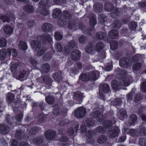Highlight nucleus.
<instances>
[{"label":"nucleus","mask_w":146,"mask_h":146,"mask_svg":"<svg viewBox=\"0 0 146 146\" xmlns=\"http://www.w3.org/2000/svg\"><path fill=\"white\" fill-rule=\"evenodd\" d=\"M3 30L5 33L7 34H12L13 31L12 28L8 25L4 26L3 27Z\"/></svg>","instance_id":"20"},{"label":"nucleus","mask_w":146,"mask_h":146,"mask_svg":"<svg viewBox=\"0 0 146 146\" xmlns=\"http://www.w3.org/2000/svg\"><path fill=\"white\" fill-rule=\"evenodd\" d=\"M5 50L3 48L0 50V58H2V59H5L6 60H9L11 54L14 57L17 56V51L15 49L8 48L6 52L5 53Z\"/></svg>","instance_id":"1"},{"label":"nucleus","mask_w":146,"mask_h":146,"mask_svg":"<svg viewBox=\"0 0 146 146\" xmlns=\"http://www.w3.org/2000/svg\"><path fill=\"white\" fill-rule=\"evenodd\" d=\"M38 131V129L36 127L31 129L29 132L30 134L34 135Z\"/></svg>","instance_id":"48"},{"label":"nucleus","mask_w":146,"mask_h":146,"mask_svg":"<svg viewBox=\"0 0 146 146\" xmlns=\"http://www.w3.org/2000/svg\"><path fill=\"white\" fill-rule=\"evenodd\" d=\"M15 98L14 95L10 93H8L6 95V99L7 102L13 101Z\"/></svg>","instance_id":"24"},{"label":"nucleus","mask_w":146,"mask_h":146,"mask_svg":"<svg viewBox=\"0 0 146 146\" xmlns=\"http://www.w3.org/2000/svg\"><path fill=\"white\" fill-rule=\"evenodd\" d=\"M38 39L41 42L44 41L48 42H50L52 40V38L48 34L45 33L44 36L38 38Z\"/></svg>","instance_id":"7"},{"label":"nucleus","mask_w":146,"mask_h":146,"mask_svg":"<svg viewBox=\"0 0 146 146\" xmlns=\"http://www.w3.org/2000/svg\"><path fill=\"white\" fill-rule=\"evenodd\" d=\"M28 76V74L26 71L24 70L23 72H20L19 77V78H22L25 77L26 78Z\"/></svg>","instance_id":"43"},{"label":"nucleus","mask_w":146,"mask_h":146,"mask_svg":"<svg viewBox=\"0 0 146 146\" xmlns=\"http://www.w3.org/2000/svg\"><path fill=\"white\" fill-rule=\"evenodd\" d=\"M9 17L7 15L2 16L0 19H2L3 22H9L11 20H14L15 18L14 15L13 14L11 13L9 15Z\"/></svg>","instance_id":"8"},{"label":"nucleus","mask_w":146,"mask_h":146,"mask_svg":"<svg viewBox=\"0 0 146 146\" xmlns=\"http://www.w3.org/2000/svg\"><path fill=\"white\" fill-rule=\"evenodd\" d=\"M119 83V85L116 81H113L111 82L112 87L114 88L117 89V86L119 85L127 86H128L130 84L129 78H126L125 79L124 78L121 79Z\"/></svg>","instance_id":"2"},{"label":"nucleus","mask_w":146,"mask_h":146,"mask_svg":"<svg viewBox=\"0 0 146 146\" xmlns=\"http://www.w3.org/2000/svg\"><path fill=\"white\" fill-rule=\"evenodd\" d=\"M69 44H70V46L72 48H74L76 45V43L74 41H72L70 42L69 45H70Z\"/></svg>","instance_id":"59"},{"label":"nucleus","mask_w":146,"mask_h":146,"mask_svg":"<svg viewBox=\"0 0 146 146\" xmlns=\"http://www.w3.org/2000/svg\"><path fill=\"white\" fill-rule=\"evenodd\" d=\"M23 9L25 11L29 13H32L35 11L33 6L31 5H27L23 7Z\"/></svg>","instance_id":"17"},{"label":"nucleus","mask_w":146,"mask_h":146,"mask_svg":"<svg viewBox=\"0 0 146 146\" xmlns=\"http://www.w3.org/2000/svg\"><path fill=\"white\" fill-rule=\"evenodd\" d=\"M110 90V88L109 86L107 84H105L100 85V90L99 94L100 97H103L102 96V92L107 93Z\"/></svg>","instance_id":"5"},{"label":"nucleus","mask_w":146,"mask_h":146,"mask_svg":"<svg viewBox=\"0 0 146 146\" xmlns=\"http://www.w3.org/2000/svg\"><path fill=\"white\" fill-rule=\"evenodd\" d=\"M55 48L56 50L58 52H60L62 50V47L60 44L59 43H58L56 44Z\"/></svg>","instance_id":"51"},{"label":"nucleus","mask_w":146,"mask_h":146,"mask_svg":"<svg viewBox=\"0 0 146 146\" xmlns=\"http://www.w3.org/2000/svg\"><path fill=\"white\" fill-rule=\"evenodd\" d=\"M50 66L49 65L47 64H44L42 67V69L43 72L47 73L50 70Z\"/></svg>","instance_id":"28"},{"label":"nucleus","mask_w":146,"mask_h":146,"mask_svg":"<svg viewBox=\"0 0 146 146\" xmlns=\"http://www.w3.org/2000/svg\"><path fill=\"white\" fill-rule=\"evenodd\" d=\"M85 40V36H82L80 38L79 42L80 43H82Z\"/></svg>","instance_id":"64"},{"label":"nucleus","mask_w":146,"mask_h":146,"mask_svg":"<svg viewBox=\"0 0 146 146\" xmlns=\"http://www.w3.org/2000/svg\"><path fill=\"white\" fill-rule=\"evenodd\" d=\"M44 6H40V13L44 16H46L49 14V11Z\"/></svg>","instance_id":"22"},{"label":"nucleus","mask_w":146,"mask_h":146,"mask_svg":"<svg viewBox=\"0 0 146 146\" xmlns=\"http://www.w3.org/2000/svg\"><path fill=\"white\" fill-rule=\"evenodd\" d=\"M18 144V143L15 139H13L11 143V146H17Z\"/></svg>","instance_id":"62"},{"label":"nucleus","mask_w":146,"mask_h":146,"mask_svg":"<svg viewBox=\"0 0 146 146\" xmlns=\"http://www.w3.org/2000/svg\"><path fill=\"white\" fill-rule=\"evenodd\" d=\"M7 44L6 40L3 38H1L0 39V47H3L5 46Z\"/></svg>","instance_id":"37"},{"label":"nucleus","mask_w":146,"mask_h":146,"mask_svg":"<svg viewBox=\"0 0 146 146\" xmlns=\"http://www.w3.org/2000/svg\"><path fill=\"white\" fill-rule=\"evenodd\" d=\"M139 143L142 146H146V138H143L141 139Z\"/></svg>","instance_id":"49"},{"label":"nucleus","mask_w":146,"mask_h":146,"mask_svg":"<svg viewBox=\"0 0 146 146\" xmlns=\"http://www.w3.org/2000/svg\"><path fill=\"white\" fill-rule=\"evenodd\" d=\"M98 73V72H96L94 71H91L88 74L89 80L95 81L96 80L97 78L96 77V74Z\"/></svg>","instance_id":"15"},{"label":"nucleus","mask_w":146,"mask_h":146,"mask_svg":"<svg viewBox=\"0 0 146 146\" xmlns=\"http://www.w3.org/2000/svg\"><path fill=\"white\" fill-rule=\"evenodd\" d=\"M135 130L134 129H130L129 130V134L131 136H134L135 134Z\"/></svg>","instance_id":"61"},{"label":"nucleus","mask_w":146,"mask_h":146,"mask_svg":"<svg viewBox=\"0 0 146 146\" xmlns=\"http://www.w3.org/2000/svg\"><path fill=\"white\" fill-rule=\"evenodd\" d=\"M104 46L102 42H99L96 44V49L98 52H99L100 50L103 48Z\"/></svg>","instance_id":"35"},{"label":"nucleus","mask_w":146,"mask_h":146,"mask_svg":"<svg viewBox=\"0 0 146 146\" xmlns=\"http://www.w3.org/2000/svg\"><path fill=\"white\" fill-rule=\"evenodd\" d=\"M31 45L33 49L36 51L40 46V44L36 40H33L31 42Z\"/></svg>","instance_id":"19"},{"label":"nucleus","mask_w":146,"mask_h":146,"mask_svg":"<svg viewBox=\"0 0 146 146\" xmlns=\"http://www.w3.org/2000/svg\"><path fill=\"white\" fill-rule=\"evenodd\" d=\"M112 7V5L111 2H110L108 3H106L105 5V9L108 12L111 11Z\"/></svg>","instance_id":"32"},{"label":"nucleus","mask_w":146,"mask_h":146,"mask_svg":"<svg viewBox=\"0 0 146 146\" xmlns=\"http://www.w3.org/2000/svg\"><path fill=\"white\" fill-rule=\"evenodd\" d=\"M96 131L98 132L104 133L105 132L106 129L105 128H104L101 127H98L96 129Z\"/></svg>","instance_id":"47"},{"label":"nucleus","mask_w":146,"mask_h":146,"mask_svg":"<svg viewBox=\"0 0 146 146\" xmlns=\"http://www.w3.org/2000/svg\"><path fill=\"white\" fill-rule=\"evenodd\" d=\"M140 57V55L139 54H136L132 58V60L134 61H137L139 59V57Z\"/></svg>","instance_id":"57"},{"label":"nucleus","mask_w":146,"mask_h":146,"mask_svg":"<svg viewBox=\"0 0 146 146\" xmlns=\"http://www.w3.org/2000/svg\"><path fill=\"white\" fill-rule=\"evenodd\" d=\"M108 35L110 38L114 39H116L118 37V33L117 31L113 30L109 32Z\"/></svg>","instance_id":"18"},{"label":"nucleus","mask_w":146,"mask_h":146,"mask_svg":"<svg viewBox=\"0 0 146 146\" xmlns=\"http://www.w3.org/2000/svg\"><path fill=\"white\" fill-rule=\"evenodd\" d=\"M18 47L20 49L23 50H25L27 48L26 43L23 41H21L19 42Z\"/></svg>","instance_id":"23"},{"label":"nucleus","mask_w":146,"mask_h":146,"mask_svg":"<svg viewBox=\"0 0 146 146\" xmlns=\"http://www.w3.org/2000/svg\"><path fill=\"white\" fill-rule=\"evenodd\" d=\"M141 66V64L140 63L135 64L133 65V70L135 71H138L139 70Z\"/></svg>","instance_id":"34"},{"label":"nucleus","mask_w":146,"mask_h":146,"mask_svg":"<svg viewBox=\"0 0 146 146\" xmlns=\"http://www.w3.org/2000/svg\"><path fill=\"white\" fill-rule=\"evenodd\" d=\"M23 117V115L22 113H20L17 115L16 117V120L17 122H19L21 121Z\"/></svg>","instance_id":"46"},{"label":"nucleus","mask_w":146,"mask_h":146,"mask_svg":"<svg viewBox=\"0 0 146 146\" xmlns=\"http://www.w3.org/2000/svg\"><path fill=\"white\" fill-rule=\"evenodd\" d=\"M40 5L41 6L48 7L54 5V3L52 0H48L44 1H41L39 3Z\"/></svg>","instance_id":"11"},{"label":"nucleus","mask_w":146,"mask_h":146,"mask_svg":"<svg viewBox=\"0 0 146 146\" xmlns=\"http://www.w3.org/2000/svg\"><path fill=\"white\" fill-rule=\"evenodd\" d=\"M119 63L120 65L122 67H127L131 65L130 63L127 62V59L125 58H123L119 61Z\"/></svg>","instance_id":"12"},{"label":"nucleus","mask_w":146,"mask_h":146,"mask_svg":"<svg viewBox=\"0 0 146 146\" xmlns=\"http://www.w3.org/2000/svg\"><path fill=\"white\" fill-rule=\"evenodd\" d=\"M141 89L143 92H146V80L142 84L141 86Z\"/></svg>","instance_id":"50"},{"label":"nucleus","mask_w":146,"mask_h":146,"mask_svg":"<svg viewBox=\"0 0 146 146\" xmlns=\"http://www.w3.org/2000/svg\"><path fill=\"white\" fill-rule=\"evenodd\" d=\"M19 65V63H17L12 65L11 66V71L13 72H15L16 70Z\"/></svg>","instance_id":"42"},{"label":"nucleus","mask_w":146,"mask_h":146,"mask_svg":"<svg viewBox=\"0 0 146 146\" xmlns=\"http://www.w3.org/2000/svg\"><path fill=\"white\" fill-rule=\"evenodd\" d=\"M86 109L83 107H80L76 110L75 116L78 118L84 117L86 113Z\"/></svg>","instance_id":"3"},{"label":"nucleus","mask_w":146,"mask_h":146,"mask_svg":"<svg viewBox=\"0 0 146 146\" xmlns=\"http://www.w3.org/2000/svg\"><path fill=\"white\" fill-rule=\"evenodd\" d=\"M81 131L82 132H84L87 130V128L86 126H83V125H81Z\"/></svg>","instance_id":"63"},{"label":"nucleus","mask_w":146,"mask_h":146,"mask_svg":"<svg viewBox=\"0 0 146 146\" xmlns=\"http://www.w3.org/2000/svg\"><path fill=\"white\" fill-rule=\"evenodd\" d=\"M45 50L42 48H39L37 52V55L39 56L42 55L44 52Z\"/></svg>","instance_id":"52"},{"label":"nucleus","mask_w":146,"mask_h":146,"mask_svg":"<svg viewBox=\"0 0 146 146\" xmlns=\"http://www.w3.org/2000/svg\"><path fill=\"white\" fill-rule=\"evenodd\" d=\"M23 133L21 131H19L17 132L15 134V137L18 139H21L23 137Z\"/></svg>","instance_id":"41"},{"label":"nucleus","mask_w":146,"mask_h":146,"mask_svg":"<svg viewBox=\"0 0 146 146\" xmlns=\"http://www.w3.org/2000/svg\"><path fill=\"white\" fill-rule=\"evenodd\" d=\"M96 20L94 18H91L90 19V25L92 27H93L95 25Z\"/></svg>","instance_id":"54"},{"label":"nucleus","mask_w":146,"mask_h":146,"mask_svg":"<svg viewBox=\"0 0 146 146\" xmlns=\"http://www.w3.org/2000/svg\"><path fill=\"white\" fill-rule=\"evenodd\" d=\"M45 100L46 102L49 104H52L54 100L52 96H48L46 97Z\"/></svg>","instance_id":"30"},{"label":"nucleus","mask_w":146,"mask_h":146,"mask_svg":"<svg viewBox=\"0 0 146 146\" xmlns=\"http://www.w3.org/2000/svg\"><path fill=\"white\" fill-rule=\"evenodd\" d=\"M71 57L74 60H78L80 57V54L79 51L75 50L72 52Z\"/></svg>","instance_id":"9"},{"label":"nucleus","mask_w":146,"mask_h":146,"mask_svg":"<svg viewBox=\"0 0 146 146\" xmlns=\"http://www.w3.org/2000/svg\"><path fill=\"white\" fill-rule=\"evenodd\" d=\"M43 137L35 138L33 139V143L36 144L41 143L43 142Z\"/></svg>","instance_id":"26"},{"label":"nucleus","mask_w":146,"mask_h":146,"mask_svg":"<svg viewBox=\"0 0 146 146\" xmlns=\"http://www.w3.org/2000/svg\"><path fill=\"white\" fill-rule=\"evenodd\" d=\"M112 131H109L108 133V135H109L110 137H113L117 136L119 132L120 131L118 127H111V129Z\"/></svg>","instance_id":"6"},{"label":"nucleus","mask_w":146,"mask_h":146,"mask_svg":"<svg viewBox=\"0 0 146 146\" xmlns=\"http://www.w3.org/2000/svg\"><path fill=\"white\" fill-rule=\"evenodd\" d=\"M62 15V11L59 9H54L53 11L52 16L55 19L60 18Z\"/></svg>","instance_id":"14"},{"label":"nucleus","mask_w":146,"mask_h":146,"mask_svg":"<svg viewBox=\"0 0 146 146\" xmlns=\"http://www.w3.org/2000/svg\"><path fill=\"white\" fill-rule=\"evenodd\" d=\"M52 25L48 23H44L42 25V30L44 32H48L52 29Z\"/></svg>","instance_id":"16"},{"label":"nucleus","mask_w":146,"mask_h":146,"mask_svg":"<svg viewBox=\"0 0 146 146\" xmlns=\"http://www.w3.org/2000/svg\"><path fill=\"white\" fill-rule=\"evenodd\" d=\"M74 102L76 103L80 104L82 101L83 96L82 93L80 92H75L74 93Z\"/></svg>","instance_id":"4"},{"label":"nucleus","mask_w":146,"mask_h":146,"mask_svg":"<svg viewBox=\"0 0 146 146\" xmlns=\"http://www.w3.org/2000/svg\"><path fill=\"white\" fill-rule=\"evenodd\" d=\"M101 115L100 112L99 111H94L92 113V116L94 118H96L100 117Z\"/></svg>","instance_id":"38"},{"label":"nucleus","mask_w":146,"mask_h":146,"mask_svg":"<svg viewBox=\"0 0 146 146\" xmlns=\"http://www.w3.org/2000/svg\"><path fill=\"white\" fill-rule=\"evenodd\" d=\"M44 117L43 114L40 115L38 118V121L40 122H42L44 119Z\"/></svg>","instance_id":"56"},{"label":"nucleus","mask_w":146,"mask_h":146,"mask_svg":"<svg viewBox=\"0 0 146 146\" xmlns=\"http://www.w3.org/2000/svg\"><path fill=\"white\" fill-rule=\"evenodd\" d=\"M86 126L89 127L92 126L94 124V121L92 118L86 119Z\"/></svg>","instance_id":"29"},{"label":"nucleus","mask_w":146,"mask_h":146,"mask_svg":"<svg viewBox=\"0 0 146 146\" xmlns=\"http://www.w3.org/2000/svg\"><path fill=\"white\" fill-rule=\"evenodd\" d=\"M137 119V117L135 115L133 114L130 116V119L129 121V123L130 125H133Z\"/></svg>","instance_id":"21"},{"label":"nucleus","mask_w":146,"mask_h":146,"mask_svg":"<svg viewBox=\"0 0 146 146\" xmlns=\"http://www.w3.org/2000/svg\"><path fill=\"white\" fill-rule=\"evenodd\" d=\"M106 35L105 33H103L101 32H99L96 33V38L98 40H101L104 38Z\"/></svg>","instance_id":"33"},{"label":"nucleus","mask_w":146,"mask_h":146,"mask_svg":"<svg viewBox=\"0 0 146 146\" xmlns=\"http://www.w3.org/2000/svg\"><path fill=\"white\" fill-rule=\"evenodd\" d=\"M106 140V138L104 135H102L99 137L98 140V143H102L104 142Z\"/></svg>","instance_id":"40"},{"label":"nucleus","mask_w":146,"mask_h":146,"mask_svg":"<svg viewBox=\"0 0 146 146\" xmlns=\"http://www.w3.org/2000/svg\"><path fill=\"white\" fill-rule=\"evenodd\" d=\"M137 23L135 21H132L129 24V28L132 30H135L137 27Z\"/></svg>","instance_id":"31"},{"label":"nucleus","mask_w":146,"mask_h":146,"mask_svg":"<svg viewBox=\"0 0 146 146\" xmlns=\"http://www.w3.org/2000/svg\"><path fill=\"white\" fill-rule=\"evenodd\" d=\"M9 127L4 125H0V133L5 134L9 133Z\"/></svg>","instance_id":"13"},{"label":"nucleus","mask_w":146,"mask_h":146,"mask_svg":"<svg viewBox=\"0 0 146 146\" xmlns=\"http://www.w3.org/2000/svg\"><path fill=\"white\" fill-rule=\"evenodd\" d=\"M60 141L62 142H66L68 140V139L66 136H62L60 137Z\"/></svg>","instance_id":"58"},{"label":"nucleus","mask_w":146,"mask_h":146,"mask_svg":"<svg viewBox=\"0 0 146 146\" xmlns=\"http://www.w3.org/2000/svg\"><path fill=\"white\" fill-rule=\"evenodd\" d=\"M80 79L82 81L87 82L89 80V78H88V74H83L81 75Z\"/></svg>","instance_id":"27"},{"label":"nucleus","mask_w":146,"mask_h":146,"mask_svg":"<svg viewBox=\"0 0 146 146\" xmlns=\"http://www.w3.org/2000/svg\"><path fill=\"white\" fill-rule=\"evenodd\" d=\"M54 79L57 81H58L61 78V73L60 72L55 73L53 75Z\"/></svg>","instance_id":"39"},{"label":"nucleus","mask_w":146,"mask_h":146,"mask_svg":"<svg viewBox=\"0 0 146 146\" xmlns=\"http://www.w3.org/2000/svg\"><path fill=\"white\" fill-rule=\"evenodd\" d=\"M55 39L57 40H60L62 38V36L59 32H56L54 34Z\"/></svg>","instance_id":"45"},{"label":"nucleus","mask_w":146,"mask_h":146,"mask_svg":"<svg viewBox=\"0 0 146 146\" xmlns=\"http://www.w3.org/2000/svg\"><path fill=\"white\" fill-rule=\"evenodd\" d=\"M120 115L123 117H127V113L125 110L122 109L120 111Z\"/></svg>","instance_id":"53"},{"label":"nucleus","mask_w":146,"mask_h":146,"mask_svg":"<svg viewBox=\"0 0 146 146\" xmlns=\"http://www.w3.org/2000/svg\"><path fill=\"white\" fill-rule=\"evenodd\" d=\"M93 50V48L92 46L88 47L86 50V52L90 53H92Z\"/></svg>","instance_id":"55"},{"label":"nucleus","mask_w":146,"mask_h":146,"mask_svg":"<svg viewBox=\"0 0 146 146\" xmlns=\"http://www.w3.org/2000/svg\"><path fill=\"white\" fill-rule=\"evenodd\" d=\"M55 132L53 130H50L47 131L45 133V137L49 139L53 140V139L55 136Z\"/></svg>","instance_id":"10"},{"label":"nucleus","mask_w":146,"mask_h":146,"mask_svg":"<svg viewBox=\"0 0 146 146\" xmlns=\"http://www.w3.org/2000/svg\"><path fill=\"white\" fill-rule=\"evenodd\" d=\"M121 25V24L119 21H113L112 27L114 28H117L118 29L120 28Z\"/></svg>","instance_id":"36"},{"label":"nucleus","mask_w":146,"mask_h":146,"mask_svg":"<svg viewBox=\"0 0 146 146\" xmlns=\"http://www.w3.org/2000/svg\"><path fill=\"white\" fill-rule=\"evenodd\" d=\"M63 15L66 19H68L71 17V15L67 11H64L63 12Z\"/></svg>","instance_id":"44"},{"label":"nucleus","mask_w":146,"mask_h":146,"mask_svg":"<svg viewBox=\"0 0 146 146\" xmlns=\"http://www.w3.org/2000/svg\"><path fill=\"white\" fill-rule=\"evenodd\" d=\"M117 42L113 40L110 42V47L111 50H114L117 48Z\"/></svg>","instance_id":"25"},{"label":"nucleus","mask_w":146,"mask_h":146,"mask_svg":"<svg viewBox=\"0 0 146 146\" xmlns=\"http://www.w3.org/2000/svg\"><path fill=\"white\" fill-rule=\"evenodd\" d=\"M68 133L69 135L71 136H72L74 134V131L72 128H71L68 130Z\"/></svg>","instance_id":"60"}]
</instances>
